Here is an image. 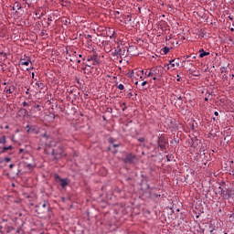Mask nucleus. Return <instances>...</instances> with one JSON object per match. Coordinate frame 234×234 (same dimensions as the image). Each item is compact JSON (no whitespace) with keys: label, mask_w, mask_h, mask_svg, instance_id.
Listing matches in <instances>:
<instances>
[{"label":"nucleus","mask_w":234,"mask_h":234,"mask_svg":"<svg viewBox=\"0 0 234 234\" xmlns=\"http://www.w3.org/2000/svg\"><path fill=\"white\" fill-rule=\"evenodd\" d=\"M82 61H86L84 63L85 67H91L96 66V65H100V63H101V60L99 59L98 55L93 54L88 57H84L82 58Z\"/></svg>","instance_id":"f257e3e1"},{"label":"nucleus","mask_w":234,"mask_h":234,"mask_svg":"<svg viewBox=\"0 0 234 234\" xmlns=\"http://www.w3.org/2000/svg\"><path fill=\"white\" fill-rule=\"evenodd\" d=\"M36 212L37 215H45V213H48L50 211V204L47 201H44L42 204L39 203L36 206Z\"/></svg>","instance_id":"f03ea898"},{"label":"nucleus","mask_w":234,"mask_h":234,"mask_svg":"<svg viewBox=\"0 0 234 234\" xmlns=\"http://www.w3.org/2000/svg\"><path fill=\"white\" fill-rule=\"evenodd\" d=\"M53 160H59L63 156V147L58 146L57 149L52 151Z\"/></svg>","instance_id":"7ed1b4c3"},{"label":"nucleus","mask_w":234,"mask_h":234,"mask_svg":"<svg viewBox=\"0 0 234 234\" xmlns=\"http://www.w3.org/2000/svg\"><path fill=\"white\" fill-rule=\"evenodd\" d=\"M157 145L160 147L161 151H165V147L167 146V139L164 136L157 137Z\"/></svg>","instance_id":"20e7f679"},{"label":"nucleus","mask_w":234,"mask_h":234,"mask_svg":"<svg viewBox=\"0 0 234 234\" xmlns=\"http://www.w3.org/2000/svg\"><path fill=\"white\" fill-rule=\"evenodd\" d=\"M136 160V155L133 154H127L126 156L122 159L124 164H133Z\"/></svg>","instance_id":"39448f33"},{"label":"nucleus","mask_w":234,"mask_h":234,"mask_svg":"<svg viewBox=\"0 0 234 234\" xmlns=\"http://www.w3.org/2000/svg\"><path fill=\"white\" fill-rule=\"evenodd\" d=\"M56 177L59 180L61 187H67V186H69V181L67 179L59 178V176H56Z\"/></svg>","instance_id":"423d86ee"},{"label":"nucleus","mask_w":234,"mask_h":234,"mask_svg":"<svg viewBox=\"0 0 234 234\" xmlns=\"http://www.w3.org/2000/svg\"><path fill=\"white\" fill-rule=\"evenodd\" d=\"M176 63H175V59H172L169 61V63L167 64V70H175V67H176Z\"/></svg>","instance_id":"0eeeda50"},{"label":"nucleus","mask_w":234,"mask_h":234,"mask_svg":"<svg viewBox=\"0 0 234 234\" xmlns=\"http://www.w3.org/2000/svg\"><path fill=\"white\" fill-rule=\"evenodd\" d=\"M208 54L207 51H206L204 48H199V57L200 58H204V57H207Z\"/></svg>","instance_id":"6e6552de"},{"label":"nucleus","mask_w":234,"mask_h":234,"mask_svg":"<svg viewBox=\"0 0 234 234\" xmlns=\"http://www.w3.org/2000/svg\"><path fill=\"white\" fill-rule=\"evenodd\" d=\"M14 90H16V88L14 86L9 87L8 89L5 88L6 94H13Z\"/></svg>","instance_id":"1a4fd4ad"},{"label":"nucleus","mask_w":234,"mask_h":234,"mask_svg":"<svg viewBox=\"0 0 234 234\" xmlns=\"http://www.w3.org/2000/svg\"><path fill=\"white\" fill-rule=\"evenodd\" d=\"M20 65H25L26 67H28V65H30V60H25L24 58H21Z\"/></svg>","instance_id":"9d476101"},{"label":"nucleus","mask_w":234,"mask_h":234,"mask_svg":"<svg viewBox=\"0 0 234 234\" xmlns=\"http://www.w3.org/2000/svg\"><path fill=\"white\" fill-rule=\"evenodd\" d=\"M13 147L12 145H9V146H5L2 148V150L0 151V153H6V151H12Z\"/></svg>","instance_id":"9b49d317"},{"label":"nucleus","mask_w":234,"mask_h":234,"mask_svg":"<svg viewBox=\"0 0 234 234\" xmlns=\"http://www.w3.org/2000/svg\"><path fill=\"white\" fill-rule=\"evenodd\" d=\"M162 54L165 55V54H169V48L165 47L161 49Z\"/></svg>","instance_id":"f8f14e48"},{"label":"nucleus","mask_w":234,"mask_h":234,"mask_svg":"<svg viewBox=\"0 0 234 234\" xmlns=\"http://www.w3.org/2000/svg\"><path fill=\"white\" fill-rule=\"evenodd\" d=\"M0 144H3V145H5V144H6V136H2L0 137Z\"/></svg>","instance_id":"ddd939ff"},{"label":"nucleus","mask_w":234,"mask_h":234,"mask_svg":"<svg viewBox=\"0 0 234 234\" xmlns=\"http://www.w3.org/2000/svg\"><path fill=\"white\" fill-rule=\"evenodd\" d=\"M116 87H117V89H119V90H123V89H125V87L123 86V84H119V85H118V82H116Z\"/></svg>","instance_id":"4468645a"},{"label":"nucleus","mask_w":234,"mask_h":234,"mask_svg":"<svg viewBox=\"0 0 234 234\" xmlns=\"http://www.w3.org/2000/svg\"><path fill=\"white\" fill-rule=\"evenodd\" d=\"M145 76H147V78H151V76H154V72H151V71H145Z\"/></svg>","instance_id":"2eb2a0df"},{"label":"nucleus","mask_w":234,"mask_h":234,"mask_svg":"<svg viewBox=\"0 0 234 234\" xmlns=\"http://www.w3.org/2000/svg\"><path fill=\"white\" fill-rule=\"evenodd\" d=\"M36 85H37L38 89H45V84L42 82H37Z\"/></svg>","instance_id":"dca6fc26"},{"label":"nucleus","mask_w":234,"mask_h":234,"mask_svg":"<svg viewBox=\"0 0 234 234\" xmlns=\"http://www.w3.org/2000/svg\"><path fill=\"white\" fill-rule=\"evenodd\" d=\"M136 75H137V76H140V79L142 80V78H143L142 76H144V70H139V71H137V72H136Z\"/></svg>","instance_id":"f3484780"},{"label":"nucleus","mask_w":234,"mask_h":234,"mask_svg":"<svg viewBox=\"0 0 234 234\" xmlns=\"http://www.w3.org/2000/svg\"><path fill=\"white\" fill-rule=\"evenodd\" d=\"M222 74H223L222 79L228 80V74H227V72H224V69H222Z\"/></svg>","instance_id":"a211bd4d"},{"label":"nucleus","mask_w":234,"mask_h":234,"mask_svg":"<svg viewBox=\"0 0 234 234\" xmlns=\"http://www.w3.org/2000/svg\"><path fill=\"white\" fill-rule=\"evenodd\" d=\"M22 105L23 107H30V102L24 101Z\"/></svg>","instance_id":"6ab92c4d"},{"label":"nucleus","mask_w":234,"mask_h":234,"mask_svg":"<svg viewBox=\"0 0 234 234\" xmlns=\"http://www.w3.org/2000/svg\"><path fill=\"white\" fill-rule=\"evenodd\" d=\"M138 142H140L141 144H144V142H145V138L140 137L138 138Z\"/></svg>","instance_id":"aec40b11"},{"label":"nucleus","mask_w":234,"mask_h":234,"mask_svg":"<svg viewBox=\"0 0 234 234\" xmlns=\"http://www.w3.org/2000/svg\"><path fill=\"white\" fill-rule=\"evenodd\" d=\"M26 3V5H32V0H22Z\"/></svg>","instance_id":"412c9836"},{"label":"nucleus","mask_w":234,"mask_h":234,"mask_svg":"<svg viewBox=\"0 0 234 234\" xmlns=\"http://www.w3.org/2000/svg\"><path fill=\"white\" fill-rule=\"evenodd\" d=\"M125 19H128L129 23H131V21H133V19L131 18V15L126 16Z\"/></svg>","instance_id":"4be33fe9"},{"label":"nucleus","mask_w":234,"mask_h":234,"mask_svg":"<svg viewBox=\"0 0 234 234\" xmlns=\"http://www.w3.org/2000/svg\"><path fill=\"white\" fill-rule=\"evenodd\" d=\"M11 160H12V158H10V157L4 158V162H6V163L11 162Z\"/></svg>","instance_id":"5701e85b"},{"label":"nucleus","mask_w":234,"mask_h":234,"mask_svg":"<svg viewBox=\"0 0 234 234\" xmlns=\"http://www.w3.org/2000/svg\"><path fill=\"white\" fill-rule=\"evenodd\" d=\"M109 142H110V144H114V138H110Z\"/></svg>","instance_id":"b1692460"},{"label":"nucleus","mask_w":234,"mask_h":234,"mask_svg":"<svg viewBox=\"0 0 234 234\" xmlns=\"http://www.w3.org/2000/svg\"><path fill=\"white\" fill-rule=\"evenodd\" d=\"M21 111H23V112H25V114H28V111H27V109H22Z\"/></svg>","instance_id":"393cba45"},{"label":"nucleus","mask_w":234,"mask_h":234,"mask_svg":"<svg viewBox=\"0 0 234 234\" xmlns=\"http://www.w3.org/2000/svg\"><path fill=\"white\" fill-rule=\"evenodd\" d=\"M48 21L50 23L52 22V16H48Z\"/></svg>","instance_id":"a878e982"},{"label":"nucleus","mask_w":234,"mask_h":234,"mask_svg":"<svg viewBox=\"0 0 234 234\" xmlns=\"http://www.w3.org/2000/svg\"><path fill=\"white\" fill-rule=\"evenodd\" d=\"M9 169H14V164L9 165Z\"/></svg>","instance_id":"bb28decb"},{"label":"nucleus","mask_w":234,"mask_h":234,"mask_svg":"<svg viewBox=\"0 0 234 234\" xmlns=\"http://www.w3.org/2000/svg\"><path fill=\"white\" fill-rule=\"evenodd\" d=\"M144 85H147V81L142 82V86L144 87Z\"/></svg>","instance_id":"cd10ccee"},{"label":"nucleus","mask_w":234,"mask_h":234,"mask_svg":"<svg viewBox=\"0 0 234 234\" xmlns=\"http://www.w3.org/2000/svg\"><path fill=\"white\" fill-rule=\"evenodd\" d=\"M27 133H30V125H27Z\"/></svg>","instance_id":"c85d7f7f"},{"label":"nucleus","mask_w":234,"mask_h":234,"mask_svg":"<svg viewBox=\"0 0 234 234\" xmlns=\"http://www.w3.org/2000/svg\"><path fill=\"white\" fill-rule=\"evenodd\" d=\"M112 147H114V148L120 147V144H112Z\"/></svg>","instance_id":"c756f323"},{"label":"nucleus","mask_w":234,"mask_h":234,"mask_svg":"<svg viewBox=\"0 0 234 234\" xmlns=\"http://www.w3.org/2000/svg\"><path fill=\"white\" fill-rule=\"evenodd\" d=\"M153 80H158V76H154V77L153 78Z\"/></svg>","instance_id":"7c9ffc66"},{"label":"nucleus","mask_w":234,"mask_h":234,"mask_svg":"<svg viewBox=\"0 0 234 234\" xmlns=\"http://www.w3.org/2000/svg\"><path fill=\"white\" fill-rule=\"evenodd\" d=\"M218 114H219L218 112L216 111V112H215V116H218Z\"/></svg>","instance_id":"2f4dec72"},{"label":"nucleus","mask_w":234,"mask_h":234,"mask_svg":"<svg viewBox=\"0 0 234 234\" xmlns=\"http://www.w3.org/2000/svg\"><path fill=\"white\" fill-rule=\"evenodd\" d=\"M181 78H179V75L177 74V81H180Z\"/></svg>","instance_id":"473e14b6"},{"label":"nucleus","mask_w":234,"mask_h":234,"mask_svg":"<svg viewBox=\"0 0 234 234\" xmlns=\"http://www.w3.org/2000/svg\"><path fill=\"white\" fill-rule=\"evenodd\" d=\"M35 109H39V104L36 105Z\"/></svg>","instance_id":"72a5a7b5"},{"label":"nucleus","mask_w":234,"mask_h":234,"mask_svg":"<svg viewBox=\"0 0 234 234\" xmlns=\"http://www.w3.org/2000/svg\"><path fill=\"white\" fill-rule=\"evenodd\" d=\"M86 69H87V68L82 67V68H81V70H86Z\"/></svg>","instance_id":"f704fd0d"},{"label":"nucleus","mask_w":234,"mask_h":234,"mask_svg":"<svg viewBox=\"0 0 234 234\" xmlns=\"http://www.w3.org/2000/svg\"><path fill=\"white\" fill-rule=\"evenodd\" d=\"M133 74H134V71H132V73H131V78H133Z\"/></svg>","instance_id":"c9c22d12"},{"label":"nucleus","mask_w":234,"mask_h":234,"mask_svg":"<svg viewBox=\"0 0 234 234\" xmlns=\"http://www.w3.org/2000/svg\"><path fill=\"white\" fill-rule=\"evenodd\" d=\"M79 58H83V55L80 54V55H79Z\"/></svg>","instance_id":"e433bc0d"},{"label":"nucleus","mask_w":234,"mask_h":234,"mask_svg":"<svg viewBox=\"0 0 234 234\" xmlns=\"http://www.w3.org/2000/svg\"><path fill=\"white\" fill-rule=\"evenodd\" d=\"M153 76H154V77L156 76V71L154 72V75H153Z\"/></svg>","instance_id":"4c0bfd02"},{"label":"nucleus","mask_w":234,"mask_h":234,"mask_svg":"<svg viewBox=\"0 0 234 234\" xmlns=\"http://www.w3.org/2000/svg\"><path fill=\"white\" fill-rule=\"evenodd\" d=\"M28 90H29L27 89V90L26 91V94H29Z\"/></svg>","instance_id":"58836bf2"},{"label":"nucleus","mask_w":234,"mask_h":234,"mask_svg":"<svg viewBox=\"0 0 234 234\" xmlns=\"http://www.w3.org/2000/svg\"><path fill=\"white\" fill-rule=\"evenodd\" d=\"M19 153H23V149H20V150H19Z\"/></svg>","instance_id":"ea45409f"},{"label":"nucleus","mask_w":234,"mask_h":234,"mask_svg":"<svg viewBox=\"0 0 234 234\" xmlns=\"http://www.w3.org/2000/svg\"><path fill=\"white\" fill-rule=\"evenodd\" d=\"M48 26L50 27V22H48Z\"/></svg>","instance_id":"a19ab883"},{"label":"nucleus","mask_w":234,"mask_h":234,"mask_svg":"<svg viewBox=\"0 0 234 234\" xmlns=\"http://www.w3.org/2000/svg\"><path fill=\"white\" fill-rule=\"evenodd\" d=\"M77 63H81V60H78Z\"/></svg>","instance_id":"79ce46f5"},{"label":"nucleus","mask_w":234,"mask_h":234,"mask_svg":"<svg viewBox=\"0 0 234 234\" xmlns=\"http://www.w3.org/2000/svg\"><path fill=\"white\" fill-rule=\"evenodd\" d=\"M32 78L34 79V72H32Z\"/></svg>","instance_id":"37998d69"},{"label":"nucleus","mask_w":234,"mask_h":234,"mask_svg":"<svg viewBox=\"0 0 234 234\" xmlns=\"http://www.w3.org/2000/svg\"><path fill=\"white\" fill-rule=\"evenodd\" d=\"M125 109H127V107H124V108L122 109V111H125Z\"/></svg>","instance_id":"c03bdc74"},{"label":"nucleus","mask_w":234,"mask_h":234,"mask_svg":"<svg viewBox=\"0 0 234 234\" xmlns=\"http://www.w3.org/2000/svg\"><path fill=\"white\" fill-rule=\"evenodd\" d=\"M63 202H65V197L62 198Z\"/></svg>","instance_id":"a18cd8bd"},{"label":"nucleus","mask_w":234,"mask_h":234,"mask_svg":"<svg viewBox=\"0 0 234 234\" xmlns=\"http://www.w3.org/2000/svg\"><path fill=\"white\" fill-rule=\"evenodd\" d=\"M180 211V208H177V213Z\"/></svg>","instance_id":"49530a36"},{"label":"nucleus","mask_w":234,"mask_h":234,"mask_svg":"<svg viewBox=\"0 0 234 234\" xmlns=\"http://www.w3.org/2000/svg\"><path fill=\"white\" fill-rule=\"evenodd\" d=\"M231 31H234V27L231 28Z\"/></svg>","instance_id":"de8ad7c7"},{"label":"nucleus","mask_w":234,"mask_h":234,"mask_svg":"<svg viewBox=\"0 0 234 234\" xmlns=\"http://www.w3.org/2000/svg\"><path fill=\"white\" fill-rule=\"evenodd\" d=\"M135 85H138V82H135Z\"/></svg>","instance_id":"09e8293b"},{"label":"nucleus","mask_w":234,"mask_h":234,"mask_svg":"<svg viewBox=\"0 0 234 234\" xmlns=\"http://www.w3.org/2000/svg\"><path fill=\"white\" fill-rule=\"evenodd\" d=\"M5 129H8V126H5Z\"/></svg>","instance_id":"8fccbe9b"},{"label":"nucleus","mask_w":234,"mask_h":234,"mask_svg":"<svg viewBox=\"0 0 234 234\" xmlns=\"http://www.w3.org/2000/svg\"><path fill=\"white\" fill-rule=\"evenodd\" d=\"M44 136H47V133H44Z\"/></svg>","instance_id":"3c124183"},{"label":"nucleus","mask_w":234,"mask_h":234,"mask_svg":"<svg viewBox=\"0 0 234 234\" xmlns=\"http://www.w3.org/2000/svg\"><path fill=\"white\" fill-rule=\"evenodd\" d=\"M193 58H197V57L194 56Z\"/></svg>","instance_id":"603ef678"},{"label":"nucleus","mask_w":234,"mask_h":234,"mask_svg":"<svg viewBox=\"0 0 234 234\" xmlns=\"http://www.w3.org/2000/svg\"><path fill=\"white\" fill-rule=\"evenodd\" d=\"M177 66H180V64L177 62Z\"/></svg>","instance_id":"864d4df0"},{"label":"nucleus","mask_w":234,"mask_h":234,"mask_svg":"<svg viewBox=\"0 0 234 234\" xmlns=\"http://www.w3.org/2000/svg\"><path fill=\"white\" fill-rule=\"evenodd\" d=\"M207 100H208L207 98L205 99V101H207Z\"/></svg>","instance_id":"5fc2aeb1"},{"label":"nucleus","mask_w":234,"mask_h":234,"mask_svg":"<svg viewBox=\"0 0 234 234\" xmlns=\"http://www.w3.org/2000/svg\"><path fill=\"white\" fill-rule=\"evenodd\" d=\"M122 105H125V102H123Z\"/></svg>","instance_id":"6e6d98bb"},{"label":"nucleus","mask_w":234,"mask_h":234,"mask_svg":"<svg viewBox=\"0 0 234 234\" xmlns=\"http://www.w3.org/2000/svg\"><path fill=\"white\" fill-rule=\"evenodd\" d=\"M232 78H234V74L232 75Z\"/></svg>","instance_id":"4d7b16f0"},{"label":"nucleus","mask_w":234,"mask_h":234,"mask_svg":"<svg viewBox=\"0 0 234 234\" xmlns=\"http://www.w3.org/2000/svg\"><path fill=\"white\" fill-rule=\"evenodd\" d=\"M225 234H227V233H225Z\"/></svg>","instance_id":"13d9d810"}]
</instances>
